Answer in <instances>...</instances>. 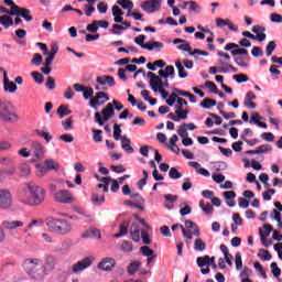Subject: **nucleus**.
I'll return each instance as SVG.
<instances>
[{
  "label": "nucleus",
  "instance_id": "f257e3e1",
  "mask_svg": "<svg viewBox=\"0 0 282 282\" xmlns=\"http://www.w3.org/2000/svg\"><path fill=\"white\" fill-rule=\"evenodd\" d=\"M45 188L34 182H29L26 187L21 191L19 199L26 206H41L45 202Z\"/></svg>",
  "mask_w": 282,
  "mask_h": 282
},
{
  "label": "nucleus",
  "instance_id": "f03ea898",
  "mask_svg": "<svg viewBox=\"0 0 282 282\" xmlns=\"http://www.w3.org/2000/svg\"><path fill=\"white\" fill-rule=\"evenodd\" d=\"M23 269L34 281H43V279H45L43 261H41V259L29 258L24 260Z\"/></svg>",
  "mask_w": 282,
  "mask_h": 282
},
{
  "label": "nucleus",
  "instance_id": "7ed1b4c3",
  "mask_svg": "<svg viewBox=\"0 0 282 282\" xmlns=\"http://www.w3.org/2000/svg\"><path fill=\"white\" fill-rule=\"evenodd\" d=\"M0 120L10 124L21 120L17 111H14V104L12 101L0 99Z\"/></svg>",
  "mask_w": 282,
  "mask_h": 282
},
{
  "label": "nucleus",
  "instance_id": "20e7f679",
  "mask_svg": "<svg viewBox=\"0 0 282 282\" xmlns=\"http://www.w3.org/2000/svg\"><path fill=\"white\" fill-rule=\"evenodd\" d=\"M46 226L51 232H56L57 235H67V232H72V225L65 219L48 218Z\"/></svg>",
  "mask_w": 282,
  "mask_h": 282
},
{
  "label": "nucleus",
  "instance_id": "39448f33",
  "mask_svg": "<svg viewBox=\"0 0 282 282\" xmlns=\"http://www.w3.org/2000/svg\"><path fill=\"white\" fill-rule=\"evenodd\" d=\"M37 177H44L50 171H61V163L54 159H46L43 163L35 165Z\"/></svg>",
  "mask_w": 282,
  "mask_h": 282
},
{
  "label": "nucleus",
  "instance_id": "423d86ee",
  "mask_svg": "<svg viewBox=\"0 0 282 282\" xmlns=\"http://www.w3.org/2000/svg\"><path fill=\"white\" fill-rule=\"evenodd\" d=\"M116 116V110L113 109V105L111 102L107 104V106L100 112L95 113V122L99 124V127H104L108 120H111Z\"/></svg>",
  "mask_w": 282,
  "mask_h": 282
},
{
  "label": "nucleus",
  "instance_id": "0eeeda50",
  "mask_svg": "<svg viewBox=\"0 0 282 282\" xmlns=\"http://www.w3.org/2000/svg\"><path fill=\"white\" fill-rule=\"evenodd\" d=\"M147 76L150 78L152 91L158 93V90L163 89V87H169V79H162L153 72H149Z\"/></svg>",
  "mask_w": 282,
  "mask_h": 282
},
{
  "label": "nucleus",
  "instance_id": "6e6552de",
  "mask_svg": "<svg viewBox=\"0 0 282 282\" xmlns=\"http://www.w3.org/2000/svg\"><path fill=\"white\" fill-rule=\"evenodd\" d=\"M96 91H100V90H105L108 87H116V79L112 76L109 75H102V76H98L96 78Z\"/></svg>",
  "mask_w": 282,
  "mask_h": 282
},
{
  "label": "nucleus",
  "instance_id": "1a4fd4ad",
  "mask_svg": "<svg viewBox=\"0 0 282 282\" xmlns=\"http://www.w3.org/2000/svg\"><path fill=\"white\" fill-rule=\"evenodd\" d=\"M105 102H109V96H107L105 91H98L95 97L89 100V107L98 111V107H102Z\"/></svg>",
  "mask_w": 282,
  "mask_h": 282
},
{
  "label": "nucleus",
  "instance_id": "9d476101",
  "mask_svg": "<svg viewBox=\"0 0 282 282\" xmlns=\"http://www.w3.org/2000/svg\"><path fill=\"white\" fill-rule=\"evenodd\" d=\"M54 199L59 204H74V202H76V198H74V196H72V193L67 189H59L55 192Z\"/></svg>",
  "mask_w": 282,
  "mask_h": 282
},
{
  "label": "nucleus",
  "instance_id": "9b49d317",
  "mask_svg": "<svg viewBox=\"0 0 282 282\" xmlns=\"http://www.w3.org/2000/svg\"><path fill=\"white\" fill-rule=\"evenodd\" d=\"M162 8V0H145L141 3V9L147 14H153V12H158Z\"/></svg>",
  "mask_w": 282,
  "mask_h": 282
},
{
  "label": "nucleus",
  "instance_id": "f8f14e48",
  "mask_svg": "<svg viewBox=\"0 0 282 282\" xmlns=\"http://www.w3.org/2000/svg\"><path fill=\"white\" fill-rule=\"evenodd\" d=\"M0 208H2V210L12 208V192H10V189H0Z\"/></svg>",
  "mask_w": 282,
  "mask_h": 282
},
{
  "label": "nucleus",
  "instance_id": "ddd939ff",
  "mask_svg": "<svg viewBox=\"0 0 282 282\" xmlns=\"http://www.w3.org/2000/svg\"><path fill=\"white\" fill-rule=\"evenodd\" d=\"M31 155L33 156V162H39L45 158V147L39 142H33L31 144Z\"/></svg>",
  "mask_w": 282,
  "mask_h": 282
},
{
  "label": "nucleus",
  "instance_id": "4468645a",
  "mask_svg": "<svg viewBox=\"0 0 282 282\" xmlns=\"http://www.w3.org/2000/svg\"><path fill=\"white\" fill-rule=\"evenodd\" d=\"M3 91L6 94H17V90L19 89V86L14 84V82H11L10 78L8 77V72H4L3 74Z\"/></svg>",
  "mask_w": 282,
  "mask_h": 282
},
{
  "label": "nucleus",
  "instance_id": "2eb2a0df",
  "mask_svg": "<svg viewBox=\"0 0 282 282\" xmlns=\"http://www.w3.org/2000/svg\"><path fill=\"white\" fill-rule=\"evenodd\" d=\"M91 263H94L91 258H84L83 260L73 264L72 270L74 274H78V272H83V270H87V268H91Z\"/></svg>",
  "mask_w": 282,
  "mask_h": 282
},
{
  "label": "nucleus",
  "instance_id": "dca6fc26",
  "mask_svg": "<svg viewBox=\"0 0 282 282\" xmlns=\"http://www.w3.org/2000/svg\"><path fill=\"white\" fill-rule=\"evenodd\" d=\"M3 230H7L8 232H14L17 228H23L25 226V223L21 220H4L1 224Z\"/></svg>",
  "mask_w": 282,
  "mask_h": 282
},
{
  "label": "nucleus",
  "instance_id": "f3484780",
  "mask_svg": "<svg viewBox=\"0 0 282 282\" xmlns=\"http://www.w3.org/2000/svg\"><path fill=\"white\" fill-rule=\"evenodd\" d=\"M10 17H21L26 22H30L34 19L32 18L30 9L20 8V7L18 8V10H15V12H11Z\"/></svg>",
  "mask_w": 282,
  "mask_h": 282
},
{
  "label": "nucleus",
  "instance_id": "a211bd4d",
  "mask_svg": "<svg viewBox=\"0 0 282 282\" xmlns=\"http://www.w3.org/2000/svg\"><path fill=\"white\" fill-rule=\"evenodd\" d=\"M54 268H56V259L54 258V256H47L44 262V268L42 269L44 272V276L46 274H50V272H52Z\"/></svg>",
  "mask_w": 282,
  "mask_h": 282
},
{
  "label": "nucleus",
  "instance_id": "6ab92c4d",
  "mask_svg": "<svg viewBox=\"0 0 282 282\" xmlns=\"http://www.w3.org/2000/svg\"><path fill=\"white\" fill-rule=\"evenodd\" d=\"M159 78H163V80H166L169 78H175V67L173 66H166L165 70L164 69H160L159 70Z\"/></svg>",
  "mask_w": 282,
  "mask_h": 282
},
{
  "label": "nucleus",
  "instance_id": "aec40b11",
  "mask_svg": "<svg viewBox=\"0 0 282 282\" xmlns=\"http://www.w3.org/2000/svg\"><path fill=\"white\" fill-rule=\"evenodd\" d=\"M116 265V260L112 258H105L99 264L98 268L100 270H105L106 272H110V270H113Z\"/></svg>",
  "mask_w": 282,
  "mask_h": 282
},
{
  "label": "nucleus",
  "instance_id": "412c9836",
  "mask_svg": "<svg viewBox=\"0 0 282 282\" xmlns=\"http://www.w3.org/2000/svg\"><path fill=\"white\" fill-rule=\"evenodd\" d=\"M252 100H257L254 93H247L245 97V107H247V109H257V104H254Z\"/></svg>",
  "mask_w": 282,
  "mask_h": 282
},
{
  "label": "nucleus",
  "instance_id": "4be33fe9",
  "mask_svg": "<svg viewBox=\"0 0 282 282\" xmlns=\"http://www.w3.org/2000/svg\"><path fill=\"white\" fill-rule=\"evenodd\" d=\"M164 47V43L162 42H148L145 45H142V50H148V52H153V50H156V52H160Z\"/></svg>",
  "mask_w": 282,
  "mask_h": 282
},
{
  "label": "nucleus",
  "instance_id": "5701e85b",
  "mask_svg": "<svg viewBox=\"0 0 282 282\" xmlns=\"http://www.w3.org/2000/svg\"><path fill=\"white\" fill-rule=\"evenodd\" d=\"M121 148L123 149V151H126V153H133V147H131V139H128L127 135L122 137L121 140Z\"/></svg>",
  "mask_w": 282,
  "mask_h": 282
},
{
  "label": "nucleus",
  "instance_id": "b1692460",
  "mask_svg": "<svg viewBox=\"0 0 282 282\" xmlns=\"http://www.w3.org/2000/svg\"><path fill=\"white\" fill-rule=\"evenodd\" d=\"M185 227L187 228V230H189V232H192V235H194L195 237H199V227H197L195 223H193L192 220H186Z\"/></svg>",
  "mask_w": 282,
  "mask_h": 282
},
{
  "label": "nucleus",
  "instance_id": "393cba45",
  "mask_svg": "<svg viewBox=\"0 0 282 282\" xmlns=\"http://www.w3.org/2000/svg\"><path fill=\"white\" fill-rule=\"evenodd\" d=\"M83 239H89L90 237H94L95 239H100V230L96 228H90L86 232L82 235Z\"/></svg>",
  "mask_w": 282,
  "mask_h": 282
},
{
  "label": "nucleus",
  "instance_id": "a878e982",
  "mask_svg": "<svg viewBox=\"0 0 282 282\" xmlns=\"http://www.w3.org/2000/svg\"><path fill=\"white\" fill-rule=\"evenodd\" d=\"M130 235L133 241H140V226L138 224H132L130 228Z\"/></svg>",
  "mask_w": 282,
  "mask_h": 282
},
{
  "label": "nucleus",
  "instance_id": "bb28decb",
  "mask_svg": "<svg viewBox=\"0 0 282 282\" xmlns=\"http://www.w3.org/2000/svg\"><path fill=\"white\" fill-rule=\"evenodd\" d=\"M91 202L95 206H102L105 204V194L93 193Z\"/></svg>",
  "mask_w": 282,
  "mask_h": 282
},
{
  "label": "nucleus",
  "instance_id": "cd10ccee",
  "mask_svg": "<svg viewBox=\"0 0 282 282\" xmlns=\"http://www.w3.org/2000/svg\"><path fill=\"white\" fill-rule=\"evenodd\" d=\"M196 263L198 268H210V256L198 257Z\"/></svg>",
  "mask_w": 282,
  "mask_h": 282
},
{
  "label": "nucleus",
  "instance_id": "c85d7f7f",
  "mask_svg": "<svg viewBox=\"0 0 282 282\" xmlns=\"http://www.w3.org/2000/svg\"><path fill=\"white\" fill-rule=\"evenodd\" d=\"M21 177H28L30 173H32V167H30V164L22 163L19 167Z\"/></svg>",
  "mask_w": 282,
  "mask_h": 282
},
{
  "label": "nucleus",
  "instance_id": "c756f323",
  "mask_svg": "<svg viewBox=\"0 0 282 282\" xmlns=\"http://www.w3.org/2000/svg\"><path fill=\"white\" fill-rule=\"evenodd\" d=\"M140 265H142L140 261L131 262L128 267V274H130V276H133V274H135L137 271L140 270Z\"/></svg>",
  "mask_w": 282,
  "mask_h": 282
},
{
  "label": "nucleus",
  "instance_id": "7c9ffc66",
  "mask_svg": "<svg viewBox=\"0 0 282 282\" xmlns=\"http://www.w3.org/2000/svg\"><path fill=\"white\" fill-rule=\"evenodd\" d=\"M194 250L196 252H204L206 250V243L200 238H197L194 242Z\"/></svg>",
  "mask_w": 282,
  "mask_h": 282
},
{
  "label": "nucleus",
  "instance_id": "2f4dec72",
  "mask_svg": "<svg viewBox=\"0 0 282 282\" xmlns=\"http://www.w3.org/2000/svg\"><path fill=\"white\" fill-rule=\"evenodd\" d=\"M0 25H3L6 30H8V28L14 25V21L12 18H10V15H1Z\"/></svg>",
  "mask_w": 282,
  "mask_h": 282
},
{
  "label": "nucleus",
  "instance_id": "473e14b6",
  "mask_svg": "<svg viewBox=\"0 0 282 282\" xmlns=\"http://www.w3.org/2000/svg\"><path fill=\"white\" fill-rule=\"evenodd\" d=\"M175 67L178 70V77L180 78H187L188 77V73L184 72V65H182V62L176 61L175 62Z\"/></svg>",
  "mask_w": 282,
  "mask_h": 282
},
{
  "label": "nucleus",
  "instance_id": "72a5a7b5",
  "mask_svg": "<svg viewBox=\"0 0 282 282\" xmlns=\"http://www.w3.org/2000/svg\"><path fill=\"white\" fill-rule=\"evenodd\" d=\"M216 105H217V101L215 99H208V98H205L200 102V107H203V109H210L212 107H215Z\"/></svg>",
  "mask_w": 282,
  "mask_h": 282
},
{
  "label": "nucleus",
  "instance_id": "f704fd0d",
  "mask_svg": "<svg viewBox=\"0 0 282 282\" xmlns=\"http://www.w3.org/2000/svg\"><path fill=\"white\" fill-rule=\"evenodd\" d=\"M234 61L236 65H238L239 67H248V63L250 58L239 56V57H235Z\"/></svg>",
  "mask_w": 282,
  "mask_h": 282
},
{
  "label": "nucleus",
  "instance_id": "c9c22d12",
  "mask_svg": "<svg viewBox=\"0 0 282 282\" xmlns=\"http://www.w3.org/2000/svg\"><path fill=\"white\" fill-rule=\"evenodd\" d=\"M128 228H129V223L128 221H123L120 226V231L119 234H116L115 237L118 239L120 237H124V235H127L128 232Z\"/></svg>",
  "mask_w": 282,
  "mask_h": 282
},
{
  "label": "nucleus",
  "instance_id": "e433bc0d",
  "mask_svg": "<svg viewBox=\"0 0 282 282\" xmlns=\"http://www.w3.org/2000/svg\"><path fill=\"white\" fill-rule=\"evenodd\" d=\"M57 113L61 119L65 118V116H69V113H72V110H69V108H67L66 106H59L57 108Z\"/></svg>",
  "mask_w": 282,
  "mask_h": 282
},
{
  "label": "nucleus",
  "instance_id": "4c0bfd02",
  "mask_svg": "<svg viewBox=\"0 0 282 282\" xmlns=\"http://www.w3.org/2000/svg\"><path fill=\"white\" fill-rule=\"evenodd\" d=\"M218 65H219V68H218V74H228V66L230 64L221 61V59H218L217 61Z\"/></svg>",
  "mask_w": 282,
  "mask_h": 282
},
{
  "label": "nucleus",
  "instance_id": "58836bf2",
  "mask_svg": "<svg viewBox=\"0 0 282 282\" xmlns=\"http://www.w3.org/2000/svg\"><path fill=\"white\" fill-rule=\"evenodd\" d=\"M118 6H121L123 10H133V2L129 0H118Z\"/></svg>",
  "mask_w": 282,
  "mask_h": 282
},
{
  "label": "nucleus",
  "instance_id": "ea45409f",
  "mask_svg": "<svg viewBox=\"0 0 282 282\" xmlns=\"http://www.w3.org/2000/svg\"><path fill=\"white\" fill-rule=\"evenodd\" d=\"M258 257L263 259V261H270L272 259V254H270V251L265 249H260Z\"/></svg>",
  "mask_w": 282,
  "mask_h": 282
},
{
  "label": "nucleus",
  "instance_id": "a19ab883",
  "mask_svg": "<svg viewBox=\"0 0 282 282\" xmlns=\"http://www.w3.org/2000/svg\"><path fill=\"white\" fill-rule=\"evenodd\" d=\"M175 115L176 116H185V120L186 118H188V110H184V107L183 106H180V104H177L175 106Z\"/></svg>",
  "mask_w": 282,
  "mask_h": 282
},
{
  "label": "nucleus",
  "instance_id": "79ce46f5",
  "mask_svg": "<svg viewBox=\"0 0 282 282\" xmlns=\"http://www.w3.org/2000/svg\"><path fill=\"white\" fill-rule=\"evenodd\" d=\"M140 252L143 254V257H154L155 256V251H153V249L143 246L140 248Z\"/></svg>",
  "mask_w": 282,
  "mask_h": 282
},
{
  "label": "nucleus",
  "instance_id": "37998d69",
  "mask_svg": "<svg viewBox=\"0 0 282 282\" xmlns=\"http://www.w3.org/2000/svg\"><path fill=\"white\" fill-rule=\"evenodd\" d=\"M199 207L205 212V215H210V213H213V205H210V203L204 204V200H200Z\"/></svg>",
  "mask_w": 282,
  "mask_h": 282
},
{
  "label": "nucleus",
  "instance_id": "c03bdc74",
  "mask_svg": "<svg viewBox=\"0 0 282 282\" xmlns=\"http://www.w3.org/2000/svg\"><path fill=\"white\" fill-rule=\"evenodd\" d=\"M31 76H32L33 80H35L37 83V85L43 84V80H45V77L43 76V74H41L39 72H32Z\"/></svg>",
  "mask_w": 282,
  "mask_h": 282
},
{
  "label": "nucleus",
  "instance_id": "a18cd8bd",
  "mask_svg": "<svg viewBox=\"0 0 282 282\" xmlns=\"http://www.w3.org/2000/svg\"><path fill=\"white\" fill-rule=\"evenodd\" d=\"M83 97L85 100H89V98L91 100V98H94V88L91 87L84 88Z\"/></svg>",
  "mask_w": 282,
  "mask_h": 282
},
{
  "label": "nucleus",
  "instance_id": "49530a36",
  "mask_svg": "<svg viewBox=\"0 0 282 282\" xmlns=\"http://www.w3.org/2000/svg\"><path fill=\"white\" fill-rule=\"evenodd\" d=\"M113 138L115 140H122V129H120V124H115Z\"/></svg>",
  "mask_w": 282,
  "mask_h": 282
},
{
  "label": "nucleus",
  "instance_id": "de8ad7c7",
  "mask_svg": "<svg viewBox=\"0 0 282 282\" xmlns=\"http://www.w3.org/2000/svg\"><path fill=\"white\" fill-rule=\"evenodd\" d=\"M257 149H258V155H261V153H270V151H272V145L262 144V145H259Z\"/></svg>",
  "mask_w": 282,
  "mask_h": 282
},
{
  "label": "nucleus",
  "instance_id": "09e8293b",
  "mask_svg": "<svg viewBox=\"0 0 282 282\" xmlns=\"http://www.w3.org/2000/svg\"><path fill=\"white\" fill-rule=\"evenodd\" d=\"M62 126L65 131H72L74 127V121L72 120V118L65 119L64 121H62Z\"/></svg>",
  "mask_w": 282,
  "mask_h": 282
},
{
  "label": "nucleus",
  "instance_id": "8fccbe9b",
  "mask_svg": "<svg viewBox=\"0 0 282 282\" xmlns=\"http://www.w3.org/2000/svg\"><path fill=\"white\" fill-rule=\"evenodd\" d=\"M169 175L171 180H180L182 177V173L175 167H171Z\"/></svg>",
  "mask_w": 282,
  "mask_h": 282
},
{
  "label": "nucleus",
  "instance_id": "3c124183",
  "mask_svg": "<svg viewBox=\"0 0 282 282\" xmlns=\"http://www.w3.org/2000/svg\"><path fill=\"white\" fill-rule=\"evenodd\" d=\"M86 30L93 34H96V32H98V20H94L91 24H88Z\"/></svg>",
  "mask_w": 282,
  "mask_h": 282
},
{
  "label": "nucleus",
  "instance_id": "603ef678",
  "mask_svg": "<svg viewBox=\"0 0 282 282\" xmlns=\"http://www.w3.org/2000/svg\"><path fill=\"white\" fill-rule=\"evenodd\" d=\"M189 3V10H192V12H196V14H199V12H202V7H199V4H197V2L195 1H188Z\"/></svg>",
  "mask_w": 282,
  "mask_h": 282
},
{
  "label": "nucleus",
  "instance_id": "864d4df0",
  "mask_svg": "<svg viewBox=\"0 0 282 282\" xmlns=\"http://www.w3.org/2000/svg\"><path fill=\"white\" fill-rule=\"evenodd\" d=\"M35 133L41 138H44L46 142H52V137L50 135V132H45L43 130H35Z\"/></svg>",
  "mask_w": 282,
  "mask_h": 282
},
{
  "label": "nucleus",
  "instance_id": "5fc2aeb1",
  "mask_svg": "<svg viewBox=\"0 0 282 282\" xmlns=\"http://www.w3.org/2000/svg\"><path fill=\"white\" fill-rule=\"evenodd\" d=\"M121 250L123 252H132L133 251V245L126 240L121 245Z\"/></svg>",
  "mask_w": 282,
  "mask_h": 282
},
{
  "label": "nucleus",
  "instance_id": "6e6d98bb",
  "mask_svg": "<svg viewBox=\"0 0 282 282\" xmlns=\"http://www.w3.org/2000/svg\"><path fill=\"white\" fill-rule=\"evenodd\" d=\"M276 50V43L274 41H271L267 45V56H272V52Z\"/></svg>",
  "mask_w": 282,
  "mask_h": 282
},
{
  "label": "nucleus",
  "instance_id": "4d7b16f0",
  "mask_svg": "<svg viewBox=\"0 0 282 282\" xmlns=\"http://www.w3.org/2000/svg\"><path fill=\"white\" fill-rule=\"evenodd\" d=\"M265 142H274V134L272 132H264L260 135Z\"/></svg>",
  "mask_w": 282,
  "mask_h": 282
},
{
  "label": "nucleus",
  "instance_id": "13d9d810",
  "mask_svg": "<svg viewBox=\"0 0 282 282\" xmlns=\"http://www.w3.org/2000/svg\"><path fill=\"white\" fill-rule=\"evenodd\" d=\"M45 85H46L47 89H51V90L56 89V80L52 76L47 77Z\"/></svg>",
  "mask_w": 282,
  "mask_h": 282
},
{
  "label": "nucleus",
  "instance_id": "bf43d9fd",
  "mask_svg": "<svg viewBox=\"0 0 282 282\" xmlns=\"http://www.w3.org/2000/svg\"><path fill=\"white\" fill-rule=\"evenodd\" d=\"M177 134L181 137V138H188V130L186 129V126L185 124H182L178 130H177Z\"/></svg>",
  "mask_w": 282,
  "mask_h": 282
},
{
  "label": "nucleus",
  "instance_id": "052dcab7",
  "mask_svg": "<svg viewBox=\"0 0 282 282\" xmlns=\"http://www.w3.org/2000/svg\"><path fill=\"white\" fill-rule=\"evenodd\" d=\"M32 65H40L41 63H43V56L39 53H35L33 55V58L31 59Z\"/></svg>",
  "mask_w": 282,
  "mask_h": 282
},
{
  "label": "nucleus",
  "instance_id": "680f3d73",
  "mask_svg": "<svg viewBox=\"0 0 282 282\" xmlns=\"http://www.w3.org/2000/svg\"><path fill=\"white\" fill-rule=\"evenodd\" d=\"M232 78L238 83H248V76L243 74L234 75Z\"/></svg>",
  "mask_w": 282,
  "mask_h": 282
},
{
  "label": "nucleus",
  "instance_id": "e2e57ef3",
  "mask_svg": "<svg viewBox=\"0 0 282 282\" xmlns=\"http://www.w3.org/2000/svg\"><path fill=\"white\" fill-rule=\"evenodd\" d=\"M94 142H102V130H93Z\"/></svg>",
  "mask_w": 282,
  "mask_h": 282
},
{
  "label": "nucleus",
  "instance_id": "0e129e2a",
  "mask_svg": "<svg viewBox=\"0 0 282 282\" xmlns=\"http://www.w3.org/2000/svg\"><path fill=\"white\" fill-rule=\"evenodd\" d=\"M252 56H254L256 58H259V56H263V50H261V47L259 46H254L251 51Z\"/></svg>",
  "mask_w": 282,
  "mask_h": 282
},
{
  "label": "nucleus",
  "instance_id": "69168bd1",
  "mask_svg": "<svg viewBox=\"0 0 282 282\" xmlns=\"http://www.w3.org/2000/svg\"><path fill=\"white\" fill-rule=\"evenodd\" d=\"M243 268V261L241 260V253H236V270Z\"/></svg>",
  "mask_w": 282,
  "mask_h": 282
},
{
  "label": "nucleus",
  "instance_id": "338daca9",
  "mask_svg": "<svg viewBox=\"0 0 282 282\" xmlns=\"http://www.w3.org/2000/svg\"><path fill=\"white\" fill-rule=\"evenodd\" d=\"M270 19L272 23H282V15L279 13H271Z\"/></svg>",
  "mask_w": 282,
  "mask_h": 282
},
{
  "label": "nucleus",
  "instance_id": "774afa93",
  "mask_svg": "<svg viewBox=\"0 0 282 282\" xmlns=\"http://www.w3.org/2000/svg\"><path fill=\"white\" fill-rule=\"evenodd\" d=\"M84 11L86 17H91L93 12H96V8L91 7V4H86Z\"/></svg>",
  "mask_w": 282,
  "mask_h": 282
}]
</instances>
